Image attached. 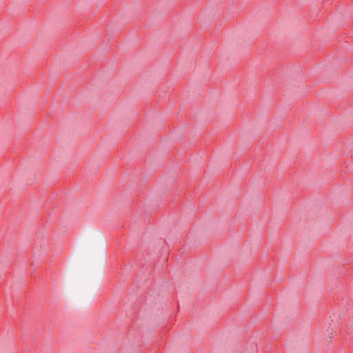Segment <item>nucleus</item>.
I'll return each mask as SVG.
<instances>
[{
  "mask_svg": "<svg viewBox=\"0 0 353 353\" xmlns=\"http://www.w3.org/2000/svg\"><path fill=\"white\" fill-rule=\"evenodd\" d=\"M331 321H332V323H329V326H328V328L327 330V332H329V329H331V330L333 331L336 328V326H335V324H334V320L332 319Z\"/></svg>",
  "mask_w": 353,
  "mask_h": 353,
  "instance_id": "obj_1",
  "label": "nucleus"
},
{
  "mask_svg": "<svg viewBox=\"0 0 353 353\" xmlns=\"http://www.w3.org/2000/svg\"><path fill=\"white\" fill-rule=\"evenodd\" d=\"M335 321H337V319H335ZM336 323H338V321H336V322L334 321V324H336Z\"/></svg>",
  "mask_w": 353,
  "mask_h": 353,
  "instance_id": "obj_2",
  "label": "nucleus"
}]
</instances>
